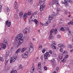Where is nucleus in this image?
Returning a JSON list of instances; mask_svg holds the SVG:
<instances>
[{
    "label": "nucleus",
    "instance_id": "obj_1",
    "mask_svg": "<svg viewBox=\"0 0 73 73\" xmlns=\"http://www.w3.org/2000/svg\"><path fill=\"white\" fill-rule=\"evenodd\" d=\"M31 12H32V10H29L28 12L27 13H25L23 16V19H26L27 17L28 16V15H31Z\"/></svg>",
    "mask_w": 73,
    "mask_h": 73
},
{
    "label": "nucleus",
    "instance_id": "obj_2",
    "mask_svg": "<svg viewBox=\"0 0 73 73\" xmlns=\"http://www.w3.org/2000/svg\"><path fill=\"white\" fill-rule=\"evenodd\" d=\"M17 59V56H15L13 57H11L10 60V63H12L13 62H14V61H15Z\"/></svg>",
    "mask_w": 73,
    "mask_h": 73
},
{
    "label": "nucleus",
    "instance_id": "obj_3",
    "mask_svg": "<svg viewBox=\"0 0 73 73\" xmlns=\"http://www.w3.org/2000/svg\"><path fill=\"white\" fill-rule=\"evenodd\" d=\"M23 36V34H19L18 35L16 36V41H18L19 40H20V39H21Z\"/></svg>",
    "mask_w": 73,
    "mask_h": 73
},
{
    "label": "nucleus",
    "instance_id": "obj_4",
    "mask_svg": "<svg viewBox=\"0 0 73 73\" xmlns=\"http://www.w3.org/2000/svg\"><path fill=\"white\" fill-rule=\"evenodd\" d=\"M31 32V30L29 29H28V28H26L25 29H23V35H25L27 33L26 32H28V33H30Z\"/></svg>",
    "mask_w": 73,
    "mask_h": 73
},
{
    "label": "nucleus",
    "instance_id": "obj_5",
    "mask_svg": "<svg viewBox=\"0 0 73 73\" xmlns=\"http://www.w3.org/2000/svg\"><path fill=\"white\" fill-rule=\"evenodd\" d=\"M41 63L40 62H38V65L37 67V69L39 73H41Z\"/></svg>",
    "mask_w": 73,
    "mask_h": 73
},
{
    "label": "nucleus",
    "instance_id": "obj_6",
    "mask_svg": "<svg viewBox=\"0 0 73 73\" xmlns=\"http://www.w3.org/2000/svg\"><path fill=\"white\" fill-rule=\"evenodd\" d=\"M54 4H55L54 1L53 0H51V1L49 3L48 5L49 7H52Z\"/></svg>",
    "mask_w": 73,
    "mask_h": 73
},
{
    "label": "nucleus",
    "instance_id": "obj_7",
    "mask_svg": "<svg viewBox=\"0 0 73 73\" xmlns=\"http://www.w3.org/2000/svg\"><path fill=\"white\" fill-rule=\"evenodd\" d=\"M44 59H48V57H49V52H47L44 55Z\"/></svg>",
    "mask_w": 73,
    "mask_h": 73
},
{
    "label": "nucleus",
    "instance_id": "obj_8",
    "mask_svg": "<svg viewBox=\"0 0 73 73\" xmlns=\"http://www.w3.org/2000/svg\"><path fill=\"white\" fill-rule=\"evenodd\" d=\"M44 3H45V1H41L38 4V6H41V5H44Z\"/></svg>",
    "mask_w": 73,
    "mask_h": 73
},
{
    "label": "nucleus",
    "instance_id": "obj_9",
    "mask_svg": "<svg viewBox=\"0 0 73 73\" xmlns=\"http://www.w3.org/2000/svg\"><path fill=\"white\" fill-rule=\"evenodd\" d=\"M68 57H69V56L68 55H66L65 57L64 58H63V60H61V61L63 62H65L67 60V58H68Z\"/></svg>",
    "mask_w": 73,
    "mask_h": 73
},
{
    "label": "nucleus",
    "instance_id": "obj_10",
    "mask_svg": "<svg viewBox=\"0 0 73 73\" xmlns=\"http://www.w3.org/2000/svg\"><path fill=\"white\" fill-rule=\"evenodd\" d=\"M9 21L7 20L5 22L6 25H8V27H10L11 26V22L9 21Z\"/></svg>",
    "mask_w": 73,
    "mask_h": 73
},
{
    "label": "nucleus",
    "instance_id": "obj_11",
    "mask_svg": "<svg viewBox=\"0 0 73 73\" xmlns=\"http://www.w3.org/2000/svg\"><path fill=\"white\" fill-rule=\"evenodd\" d=\"M33 21H34L35 23L36 27H37L38 26V21L36 19H35L34 20H33Z\"/></svg>",
    "mask_w": 73,
    "mask_h": 73
},
{
    "label": "nucleus",
    "instance_id": "obj_12",
    "mask_svg": "<svg viewBox=\"0 0 73 73\" xmlns=\"http://www.w3.org/2000/svg\"><path fill=\"white\" fill-rule=\"evenodd\" d=\"M64 4H65V6L66 7H67V6H68L69 5V3L68 1H67V0H64Z\"/></svg>",
    "mask_w": 73,
    "mask_h": 73
},
{
    "label": "nucleus",
    "instance_id": "obj_13",
    "mask_svg": "<svg viewBox=\"0 0 73 73\" xmlns=\"http://www.w3.org/2000/svg\"><path fill=\"white\" fill-rule=\"evenodd\" d=\"M54 32V33L56 34L57 33V29H56L55 30L54 29H52L50 31V33H53Z\"/></svg>",
    "mask_w": 73,
    "mask_h": 73
},
{
    "label": "nucleus",
    "instance_id": "obj_14",
    "mask_svg": "<svg viewBox=\"0 0 73 73\" xmlns=\"http://www.w3.org/2000/svg\"><path fill=\"white\" fill-rule=\"evenodd\" d=\"M45 8V5H42L40 6V10L41 12H42L43 10V8Z\"/></svg>",
    "mask_w": 73,
    "mask_h": 73
},
{
    "label": "nucleus",
    "instance_id": "obj_15",
    "mask_svg": "<svg viewBox=\"0 0 73 73\" xmlns=\"http://www.w3.org/2000/svg\"><path fill=\"white\" fill-rule=\"evenodd\" d=\"M19 15L20 18H22L23 16V15H24V13L23 12H20L19 13Z\"/></svg>",
    "mask_w": 73,
    "mask_h": 73
},
{
    "label": "nucleus",
    "instance_id": "obj_16",
    "mask_svg": "<svg viewBox=\"0 0 73 73\" xmlns=\"http://www.w3.org/2000/svg\"><path fill=\"white\" fill-rule=\"evenodd\" d=\"M22 57L24 58H28V55H26L25 54H23L22 55Z\"/></svg>",
    "mask_w": 73,
    "mask_h": 73
},
{
    "label": "nucleus",
    "instance_id": "obj_17",
    "mask_svg": "<svg viewBox=\"0 0 73 73\" xmlns=\"http://www.w3.org/2000/svg\"><path fill=\"white\" fill-rule=\"evenodd\" d=\"M1 45L2 48H3V49H5V48H6V45L3 43H1Z\"/></svg>",
    "mask_w": 73,
    "mask_h": 73
},
{
    "label": "nucleus",
    "instance_id": "obj_18",
    "mask_svg": "<svg viewBox=\"0 0 73 73\" xmlns=\"http://www.w3.org/2000/svg\"><path fill=\"white\" fill-rule=\"evenodd\" d=\"M19 40L18 42L22 44L23 43V42H24V40H23V39H19Z\"/></svg>",
    "mask_w": 73,
    "mask_h": 73
},
{
    "label": "nucleus",
    "instance_id": "obj_19",
    "mask_svg": "<svg viewBox=\"0 0 73 73\" xmlns=\"http://www.w3.org/2000/svg\"><path fill=\"white\" fill-rule=\"evenodd\" d=\"M58 46L60 48H64V45L63 44H58Z\"/></svg>",
    "mask_w": 73,
    "mask_h": 73
},
{
    "label": "nucleus",
    "instance_id": "obj_20",
    "mask_svg": "<svg viewBox=\"0 0 73 73\" xmlns=\"http://www.w3.org/2000/svg\"><path fill=\"white\" fill-rule=\"evenodd\" d=\"M67 53H68L67 51L65 50L64 51V52L63 53V56H66V54H67Z\"/></svg>",
    "mask_w": 73,
    "mask_h": 73
},
{
    "label": "nucleus",
    "instance_id": "obj_21",
    "mask_svg": "<svg viewBox=\"0 0 73 73\" xmlns=\"http://www.w3.org/2000/svg\"><path fill=\"white\" fill-rule=\"evenodd\" d=\"M51 47L54 49H56V47L54 45H52L51 46Z\"/></svg>",
    "mask_w": 73,
    "mask_h": 73
},
{
    "label": "nucleus",
    "instance_id": "obj_22",
    "mask_svg": "<svg viewBox=\"0 0 73 73\" xmlns=\"http://www.w3.org/2000/svg\"><path fill=\"white\" fill-rule=\"evenodd\" d=\"M62 53L59 54V57L60 59H62Z\"/></svg>",
    "mask_w": 73,
    "mask_h": 73
},
{
    "label": "nucleus",
    "instance_id": "obj_23",
    "mask_svg": "<svg viewBox=\"0 0 73 73\" xmlns=\"http://www.w3.org/2000/svg\"><path fill=\"white\" fill-rule=\"evenodd\" d=\"M21 43H20V42H19L18 41V43H17V48H19L21 45Z\"/></svg>",
    "mask_w": 73,
    "mask_h": 73
},
{
    "label": "nucleus",
    "instance_id": "obj_24",
    "mask_svg": "<svg viewBox=\"0 0 73 73\" xmlns=\"http://www.w3.org/2000/svg\"><path fill=\"white\" fill-rule=\"evenodd\" d=\"M51 61L52 63H53V64H54L56 62V60L54 58H52V60H51Z\"/></svg>",
    "mask_w": 73,
    "mask_h": 73
},
{
    "label": "nucleus",
    "instance_id": "obj_25",
    "mask_svg": "<svg viewBox=\"0 0 73 73\" xmlns=\"http://www.w3.org/2000/svg\"><path fill=\"white\" fill-rule=\"evenodd\" d=\"M52 33H50V35L49 36V38H50V39H52L53 38V37L52 36Z\"/></svg>",
    "mask_w": 73,
    "mask_h": 73
},
{
    "label": "nucleus",
    "instance_id": "obj_26",
    "mask_svg": "<svg viewBox=\"0 0 73 73\" xmlns=\"http://www.w3.org/2000/svg\"><path fill=\"white\" fill-rule=\"evenodd\" d=\"M3 42L4 43H6V45H8V44L7 43V42H8V41H7V40L6 39L4 40L3 41Z\"/></svg>",
    "mask_w": 73,
    "mask_h": 73
},
{
    "label": "nucleus",
    "instance_id": "obj_27",
    "mask_svg": "<svg viewBox=\"0 0 73 73\" xmlns=\"http://www.w3.org/2000/svg\"><path fill=\"white\" fill-rule=\"evenodd\" d=\"M33 50V48H29V51L30 52H32Z\"/></svg>",
    "mask_w": 73,
    "mask_h": 73
},
{
    "label": "nucleus",
    "instance_id": "obj_28",
    "mask_svg": "<svg viewBox=\"0 0 73 73\" xmlns=\"http://www.w3.org/2000/svg\"><path fill=\"white\" fill-rule=\"evenodd\" d=\"M10 73H17V72L16 70H15L14 71L12 70L11 71Z\"/></svg>",
    "mask_w": 73,
    "mask_h": 73
},
{
    "label": "nucleus",
    "instance_id": "obj_29",
    "mask_svg": "<svg viewBox=\"0 0 73 73\" xmlns=\"http://www.w3.org/2000/svg\"><path fill=\"white\" fill-rule=\"evenodd\" d=\"M25 50H26V48L25 47L23 48L21 50V52L23 53Z\"/></svg>",
    "mask_w": 73,
    "mask_h": 73
},
{
    "label": "nucleus",
    "instance_id": "obj_30",
    "mask_svg": "<svg viewBox=\"0 0 73 73\" xmlns=\"http://www.w3.org/2000/svg\"><path fill=\"white\" fill-rule=\"evenodd\" d=\"M55 3V4H58V1L57 0H53Z\"/></svg>",
    "mask_w": 73,
    "mask_h": 73
},
{
    "label": "nucleus",
    "instance_id": "obj_31",
    "mask_svg": "<svg viewBox=\"0 0 73 73\" xmlns=\"http://www.w3.org/2000/svg\"><path fill=\"white\" fill-rule=\"evenodd\" d=\"M52 17V16H49L48 17L49 20H53V17Z\"/></svg>",
    "mask_w": 73,
    "mask_h": 73
},
{
    "label": "nucleus",
    "instance_id": "obj_32",
    "mask_svg": "<svg viewBox=\"0 0 73 73\" xmlns=\"http://www.w3.org/2000/svg\"><path fill=\"white\" fill-rule=\"evenodd\" d=\"M68 35L69 36H72V34H71V31H68Z\"/></svg>",
    "mask_w": 73,
    "mask_h": 73
},
{
    "label": "nucleus",
    "instance_id": "obj_33",
    "mask_svg": "<svg viewBox=\"0 0 73 73\" xmlns=\"http://www.w3.org/2000/svg\"><path fill=\"white\" fill-rule=\"evenodd\" d=\"M14 17L16 19H18V15L17 14H15L14 15Z\"/></svg>",
    "mask_w": 73,
    "mask_h": 73
},
{
    "label": "nucleus",
    "instance_id": "obj_34",
    "mask_svg": "<svg viewBox=\"0 0 73 73\" xmlns=\"http://www.w3.org/2000/svg\"><path fill=\"white\" fill-rule=\"evenodd\" d=\"M15 9H18L19 8V6L18 5H15V6L14 7Z\"/></svg>",
    "mask_w": 73,
    "mask_h": 73
},
{
    "label": "nucleus",
    "instance_id": "obj_35",
    "mask_svg": "<svg viewBox=\"0 0 73 73\" xmlns=\"http://www.w3.org/2000/svg\"><path fill=\"white\" fill-rule=\"evenodd\" d=\"M20 51V48H19L17 50L16 52L15 53H19V52Z\"/></svg>",
    "mask_w": 73,
    "mask_h": 73
},
{
    "label": "nucleus",
    "instance_id": "obj_36",
    "mask_svg": "<svg viewBox=\"0 0 73 73\" xmlns=\"http://www.w3.org/2000/svg\"><path fill=\"white\" fill-rule=\"evenodd\" d=\"M42 45H39L38 48L39 50H41V49H42Z\"/></svg>",
    "mask_w": 73,
    "mask_h": 73
},
{
    "label": "nucleus",
    "instance_id": "obj_37",
    "mask_svg": "<svg viewBox=\"0 0 73 73\" xmlns=\"http://www.w3.org/2000/svg\"><path fill=\"white\" fill-rule=\"evenodd\" d=\"M25 54L26 55H27V56H28V55L29 54V52L28 51L25 52Z\"/></svg>",
    "mask_w": 73,
    "mask_h": 73
},
{
    "label": "nucleus",
    "instance_id": "obj_38",
    "mask_svg": "<svg viewBox=\"0 0 73 73\" xmlns=\"http://www.w3.org/2000/svg\"><path fill=\"white\" fill-rule=\"evenodd\" d=\"M44 25H45V26H48V23L46 22L44 24Z\"/></svg>",
    "mask_w": 73,
    "mask_h": 73
},
{
    "label": "nucleus",
    "instance_id": "obj_39",
    "mask_svg": "<svg viewBox=\"0 0 73 73\" xmlns=\"http://www.w3.org/2000/svg\"><path fill=\"white\" fill-rule=\"evenodd\" d=\"M0 60L1 61H4V59H3V58L1 57H0Z\"/></svg>",
    "mask_w": 73,
    "mask_h": 73
},
{
    "label": "nucleus",
    "instance_id": "obj_40",
    "mask_svg": "<svg viewBox=\"0 0 73 73\" xmlns=\"http://www.w3.org/2000/svg\"><path fill=\"white\" fill-rule=\"evenodd\" d=\"M68 13V12L67 10H65L64 12V14L65 15H67Z\"/></svg>",
    "mask_w": 73,
    "mask_h": 73
},
{
    "label": "nucleus",
    "instance_id": "obj_41",
    "mask_svg": "<svg viewBox=\"0 0 73 73\" xmlns=\"http://www.w3.org/2000/svg\"><path fill=\"white\" fill-rule=\"evenodd\" d=\"M52 17H54L55 16V13L53 12L52 14Z\"/></svg>",
    "mask_w": 73,
    "mask_h": 73
},
{
    "label": "nucleus",
    "instance_id": "obj_42",
    "mask_svg": "<svg viewBox=\"0 0 73 73\" xmlns=\"http://www.w3.org/2000/svg\"><path fill=\"white\" fill-rule=\"evenodd\" d=\"M34 45L33 44H31L30 45V48H33Z\"/></svg>",
    "mask_w": 73,
    "mask_h": 73
},
{
    "label": "nucleus",
    "instance_id": "obj_43",
    "mask_svg": "<svg viewBox=\"0 0 73 73\" xmlns=\"http://www.w3.org/2000/svg\"><path fill=\"white\" fill-rule=\"evenodd\" d=\"M45 51H46V50H45V49H44L42 50V53H45Z\"/></svg>",
    "mask_w": 73,
    "mask_h": 73
},
{
    "label": "nucleus",
    "instance_id": "obj_44",
    "mask_svg": "<svg viewBox=\"0 0 73 73\" xmlns=\"http://www.w3.org/2000/svg\"><path fill=\"white\" fill-rule=\"evenodd\" d=\"M32 1H33V0H29L28 2L30 3H32Z\"/></svg>",
    "mask_w": 73,
    "mask_h": 73
},
{
    "label": "nucleus",
    "instance_id": "obj_45",
    "mask_svg": "<svg viewBox=\"0 0 73 73\" xmlns=\"http://www.w3.org/2000/svg\"><path fill=\"white\" fill-rule=\"evenodd\" d=\"M60 31H64V29L63 27H62L60 29Z\"/></svg>",
    "mask_w": 73,
    "mask_h": 73
},
{
    "label": "nucleus",
    "instance_id": "obj_46",
    "mask_svg": "<svg viewBox=\"0 0 73 73\" xmlns=\"http://www.w3.org/2000/svg\"><path fill=\"white\" fill-rule=\"evenodd\" d=\"M40 58L41 59V60H43V58H44V56L43 55H42L40 57Z\"/></svg>",
    "mask_w": 73,
    "mask_h": 73
},
{
    "label": "nucleus",
    "instance_id": "obj_47",
    "mask_svg": "<svg viewBox=\"0 0 73 73\" xmlns=\"http://www.w3.org/2000/svg\"><path fill=\"white\" fill-rule=\"evenodd\" d=\"M60 52H63V49L62 48H61L60 50Z\"/></svg>",
    "mask_w": 73,
    "mask_h": 73
},
{
    "label": "nucleus",
    "instance_id": "obj_48",
    "mask_svg": "<svg viewBox=\"0 0 73 73\" xmlns=\"http://www.w3.org/2000/svg\"><path fill=\"white\" fill-rule=\"evenodd\" d=\"M44 68L45 70H46L47 69V67L45 66L44 67Z\"/></svg>",
    "mask_w": 73,
    "mask_h": 73
},
{
    "label": "nucleus",
    "instance_id": "obj_49",
    "mask_svg": "<svg viewBox=\"0 0 73 73\" xmlns=\"http://www.w3.org/2000/svg\"><path fill=\"white\" fill-rule=\"evenodd\" d=\"M48 52L50 54H52V50H49Z\"/></svg>",
    "mask_w": 73,
    "mask_h": 73
},
{
    "label": "nucleus",
    "instance_id": "obj_50",
    "mask_svg": "<svg viewBox=\"0 0 73 73\" xmlns=\"http://www.w3.org/2000/svg\"><path fill=\"white\" fill-rule=\"evenodd\" d=\"M2 9V5H0V11H1V10Z\"/></svg>",
    "mask_w": 73,
    "mask_h": 73
},
{
    "label": "nucleus",
    "instance_id": "obj_51",
    "mask_svg": "<svg viewBox=\"0 0 73 73\" xmlns=\"http://www.w3.org/2000/svg\"><path fill=\"white\" fill-rule=\"evenodd\" d=\"M19 67L20 68H23V66L22 65H20L19 66Z\"/></svg>",
    "mask_w": 73,
    "mask_h": 73
},
{
    "label": "nucleus",
    "instance_id": "obj_52",
    "mask_svg": "<svg viewBox=\"0 0 73 73\" xmlns=\"http://www.w3.org/2000/svg\"><path fill=\"white\" fill-rule=\"evenodd\" d=\"M15 5H17V2L15 1Z\"/></svg>",
    "mask_w": 73,
    "mask_h": 73
},
{
    "label": "nucleus",
    "instance_id": "obj_53",
    "mask_svg": "<svg viewBox=\"0 0 73 73\" xmlns=\"http://www.w3.org/2000/svg\"><path fill=\"white\" fill-rule=\"evenodd\" d=\"M7 12H9V11H10V9H7Z\"/></svg>",
    "mask_w": 73,
    "mask_h": 73
},
{
    "label": "nucleus",
    "instance_id": "obj_54",
    "mask_svg": "<svg viewBox=\"0 0 73 73\" xmlns=\"http://www.w3.org/2000/svg\"><path fill=\"white\" fill-rule=\"evenodd\" d=\"M52 44H54V45L56 44V42L54 41L52 42Z\"/></svg>",
    "mask_w": 73,
    "mask_h": 73
},
{
    "label": "nucleus",
    "instance_id": "obj_55",
    "mask_svg": "<svg viewBox=\"0 0 73 73\" xmlns=\"http://www.w3.org/2000/svg\"><path fill=\"white\" fill-rule=\"evenodd\" d=\"M59 70V68L57 67L56 68V71H58Z\"/></svg>",
    "mask_w": 73,
    "mask_h": 73
},
{
    "label": "nucleus",
    "instance_id": "obj_56",
    "mask_svg": "<svg viewBox=\"0 0 73 73\" xmlns=\"http://www.w3.org/2000/svg\"><path fill=\"white\" fill-rule=\"evenodd\" d=\"M47 22L48 24H49V23H51V21H50H50H48Z\"/></svg>",
    "mask_w": 73,
    "mask_h": 73
},
{
    "label": "nucleus",
    "instance_id": "obj_57",
    "mask_svg": "<svg viewBox=\"0 0 73 73\" xmlns=\"http://www.w3.org/2000/svg\"><path fill=\"white\" fill-rule=\"evenodd\" d=\"M58 13H56V14H55V16H58Z\"/></svg>",
    "mask_w": 73,
    "mask_h": 73
},
{
    "label": "nucleus",
    "instance_id": "obj_58",
    "mask_svg": "<svg viewBox=\"0 0 73 73\" xmlns=\"http://www.w3.org/2000/svg\"><path fill=\"white\" fill-rule=\"evenodd\" d=\"M68 2H70V3L72 2V0H68Z\"/></svg>",
    "mask_w": 73,
    "mask_h": 73
},
{
    "label": "nucleus",
    "instance_id": "obj_59",
    "mask_svg": "<svg viewBox=\"0 0 73 73\" xmlns=\"http://www.w3.org/2000/svg\"><path fill=\"white\" fill-rule=\"evenodd\" d=\"M8 55L6 54L5 58H7V57H8Z\"/></svg>",
    "mask_w": 73,
    "mask_h": 73
},
{
    "label": "nucleus",
    "instance_id": "obj_60",
    "mask_svg": "<svg viewBox=\"0 0 73 73\" xmlns=\"http://www.w3.org/2000/svg\"><path fill=\"white\" fill-rule=\"evenodd\" d=\"M57 37L58 38H60V37H61V36L60 35H58L57 36Z\"/></svg>",
    "mask_w": 73,
    "mask_h": 73
},
{
    "label": "nucleus",
    "instance_id": "obj_61",
    "mask_svg": "<svg viewBox=\"0 0 73 73\" xmlns=\"http://www.w3.org/2000/svg\"><path fill=\"white\" fill-rule=\"evenodd\" d=\"M40 24L41 25H44V24L41 22H40Z\"/></svg>",
    "mask_w": 73,
    "mask_h": 73
},
{
    "label": "nucleus",
    "instance_id": "obj_62",
    "mask_svg": "<svg viewBox=\"0 0 73 73\" xmlns=\"http://www.w3.org/2000/svg\"><path fill=\"white\" fill-rule=\"evenodd\" d=\"M70 52H73V48L72 49L70 50Z\"/></svg>",
    "mask_w": 73,
    "mask_h": 73
},
{
    "label": "nucleus",
    "instance_id": "obj_63",
    "mask_svg": "<svg viewBox=\"0 0 73 73\" xmlns=\"http://www.w3.org/2000/svg\"><path fill=\"white\" fill-rule=\"evenodd\" d=\"M70 24L71 25H73V22H70Z\"/></svg>",
    "mask_w": 73,
    "mask_h": 73
},
{
    "label": "nucleus",
    "instance_id": "obj_64",
    "mask_svg": "<svg viewBox=\"0 0 73 73\" xmlns=\"http://www.w3.org/2000/svg\"><path fill=\"white\" fill-rule=\"evenodd\" d=\"M68 25H70V22H69L68 23Z\"/></svg>",
    "mask_w": 73,
    "mask_h": 73
}]
</instances>
